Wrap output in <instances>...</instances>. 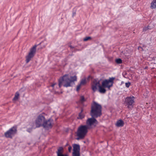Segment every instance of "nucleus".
I'll list each match as a JSON object with an SVG mask.
<instances>
[{
	"label": "nucleus",
	"mask_w": 156,
	"mask_h": 156,
	"mask_svg": "<svg viewBox=\"0 0 156 156\" xmlns=\"http://www.w3.org/2000/svg\"><path fill=\"white\" fill-rule=\"evenodd\" d=\"M83 109H81V111L79 113L78 116L77 117V119H82L84 118L85 115L83 113Z\"/></svg>",
	"instance_id": "15"
},
{
	"label": "nucleus",
	"mask_w": 156,
	"mask_h": 156,
	"mask_svg": "<svg viewBox=\"0 0 156 156\" xmlns=\"http://www.w3.org/2000/svg\"><path fill=\"white\" fill-rule=\"evenodd\" d=\"M147 67H145L144 68V69H147Z\"/></svg>",
	"instance_id": "31"
},
{
	"label": "nucleus",
	"mask_w": 156,
	"mask_h": 156,
	"mask_svg": "<svg viewBox=\"0 0 156 156\" xmlns=\"http://www.w3.org/2000/svg\"><path fill=\"white\" fill-rule=\"evenodd\" d=\"M75 14V13H73V15Z\"/></svg>",
	"instance_id": "32"
},
{
	"label": "nucleus",
	"mask_w": 156,
	"mask_h": 156,
	"mask_svg": "<svg viewBox=\"0 0 156 156\" xmlns=\"http://www.w3.org/2000/svg\"><path fill=\"white\" fill-rule=\"evenodd\" d=\"M37 45H34L31 48L27 55L26 56V62L28 63L34 56L36 52Z\"/></svg>",
	"instance_id": "8"
},
{
	"label": "nucleus",
	"mask_w": 156,
	"mask_h": 156,
	"mask_svg": "<svg viewBox=\"0 0 156 156\" xmlns=\"http://www.w3.org/2000/svg\"><path fill=\"white\" fill-rule=\"evenodd\" d=\"M73 151H76L80 152V146L79 144H74L73 145Z\"/></svg>",
	"instance_id": "13"
},
{
	"label": "nucleus",
	"mask_w": 156,
	"mask_h": 156,
	"mask_svg": "<svg viewBox=\"0 0 156 156\" xmlns=\"http://www.w3.org/2000/svg\"><path fill=\"white\" fill-rule=\"evenodd\" d=\"M130 85V83L129 82H128V83H125L126 86L127 88L129 87Z\"/></svg>",
	"instance_id": "25"
},
{
	"label": "nucleus",
	"mask_w": 156,
	"mask_h": 156,
	"mask_svg": "<svg viewBox=\"0 0 156 156\" xmlns=\"http://www.w3.org/2000/svg\"><path fill=\"white\" fill-rule=\"evenodd\" d=\"M150 7L152 9L156 8V0H153L151 3Z\"/></svg>",
	"instance_id": "16"
},
{
	"label": "nucleus",
	"mask_w": 156,
	"mask_h": 156,
	"mask_svg": "<svg viewBox=\"0 0 156 156\" xmlns=\"http://www.w3.org/2000/svg\"><path fill=\"white\" fill-rule=\"evenodd\" d=\"M77 77L76 76H69L68 74H65L62 76L59 80V87H61L62 83H64L63 86L68 87L71 86V83L76 81Z\"/></svg>",
	"instance_id": "1"
},
{
	"label": "nucleus",
	"mask_w": 156,
	"mask_h": 156,
	"mask_svg": "<svg viewBox=\"0 0 156 156\" xmlns=\"http://www.w3.org/2000/svg\"><path fill=\"white\" fill-rule=\"evenodd\" d=\"M86 83V81L85 79H83L81 80L80 82V84L81 85H84Z\"/></svg>",
	"instance_id": "23"
},
{
	"label": "nucleus",
	"mask_w": 156,
	"mask_h": 156,
	"mask_svg": "<svg viewBox=\"0 0 156 156\" xmlns=\"http://www.w3.org/2000/svg\"><path fill=\"white\" fill-rule=\"evenodd\" d=\"M32 129L29 128L27 129V131L29 133H30L32 131Z\"/></svg>",
	"instance_id": "29"
},
{
	"label": "nucleus",
	"mask_w": 156,
	"mask_h": 156,
	"mask_svg": "<svg viewBox=\"0 0 156 156\" xmlns=\"http://www.w3.org/2000/svg\"><path fill=\"white\" fill-rule=\"evenodd\" d=\"M81 86V85L80 84H78L77 86V87H76V90L77 91H78L80 89V87Z\"/></svg>",
	"instance_id": "26"
},
{
	"label": "nucleus",
	"mask_w": 156,
	"mask_h": 156,
	"mask_svg": "<svg viewBox=\"0 0 156 156\" xmlns=\"http://www.w3.org/2000/svg\"><path fill=\"white\" fill-rule=\"evenodd\" d=\"M64 150L62 147H59L56 152L57 156H68L67 154H63Z\"/></svg>",
	"instance_id": "12"
},
{
	"label": "nucleus",
	"mask_w": 156,
	"mask_h": 156,
	"mask_svg": "<svg viewBox=\"0 0 156 156\" xmlns=\"http://www.w3.org/2000/svg\"><path fill=\"white\" fill-rule=\"evenodd\" d=\"M115 77H109L108 79H105L102 82V85L103 87L107 88L108 90L113 86L114 80Z\"/></svg>",
	"instance_id": "6"
},
{
	"label": "nucleus",
	"mask_w": 156,
	"mask_h": 156,
	"mask_svg": "<svg viewBox=\"0 0 156 156\" xmlns=\"http://www.w3.org/2000/svg\"><path fill=\"white\" fill-rule=\"evenodd\" d=\"M72 149V147L71 146H69L68 147V151L69 152H71Z\"/></svg>",
	"instance_id": "28"
},
{
	"label": "nucleus",
	"mask_w": 156,
	"mask_h": 156,
	"mask_svg": "<svg viewBox=\"0 0 156 156\" xmlns=\"http://www.w3.org/2000/svg\"><path fill=\"white\" fill-rule=\"evenodd\" d=\"M135 98L133 96L127 97L124 102V104L129 110H132L134 107Z\"/></svg>",
	"instance_id": "4"
},
{
	"label": "nucleus",
	"mask_w": 156,
	"mask_h": 156,
	"mask_svg": "<svg viewBox=\"0 0 156 156\" xmlns=\"http://www.w3.org/2000/svg\"><path fill=\"white\" fill-rule=\"evenodd\" d=\"M124 122L122 119H120L117 121L116 125L118 127H122L124 126Z\"/></svg>",
	"instance_id": "14"
},
{
	"label": "nucleus",
	"mask_w": 156,
	"mask_h": 156,
	"mask_svg": "<svg viewBox=\"0 0 156 156\" xmlns=\"http://www.w3.org/2000/svg\"><path fill=\"white\" fill-rule=\"evenodd\" d=\"M45 120L44 116L41 114L39 115L35 121L36 127H39L42 126V124Z\"/></svg>",
	"instance_id": "10"
},
{
	"label": "nucleus",
	"mask_w": 156,
	"mask_h": 156,
	"mask_svg": "<svg viewBox=\"0 0 156 156\" xmlns=\"http://www.w3.org/2000/svg\"><path fill=\"white\" fill-rule=\"evenodd\" d=\"M89 129L86 125H80L78 128L76 139L80 140L83 139L85 137Z\"/></svg>",
	"instance_id": "3"
},
{
	"label": "nucleus",
	"mask_w": 156,
	"mask_h": 156,
	"mask_svg": "<svg viewBox=\"0 0 156 156\" xmlns=\"http://www.w3.org/2000/svg\"><path fill=\"white\" fill-rule=\"evenodd\" d=\"M72 156H80V152L73 151Z\"/></svg>",
	"instance_id": "21"
},
{
	"label": "nucleus",
	"mask_w": 156,
	"mask_h": 156,
	"mask_svg": "<svg viewBox=\"0 0 156 156\" xmlns=\"http://www.w3.org/2000/svg\"><path fill=\"white\" fill-rule=\"evenodd\" d=\"M53 121V120L51 119L45 120L42 124V126L45 130H49L52 128Z\"/></svg>",
	"instance_id": "9"
},
{
	"label": "nucleus",
	"mask_w": 156,
	"mask_h": 156,
	"mask_svg": "<svg viewBox=\"0 0 156 156\" xmlns=\"http://www.w3.org/2000/svg\"><path fill=\"white\" fill-rule=\"evenodd\" d=\"M95 118L92 117L88 119L86 121V125H85L89 129L94 127L98 124V121L95 119Z\"/></svg>",
	"instance_id": "7"
},
{
	"label": "nucleus",
	"mask_w": 156,
	"mask_h": 156,
	"mask_svg": "<svg viewBox=\"0 0 156 156\" xmlns=\"http://www.w3.org/2000/svg\"><path fill=\"white\" fill-rule=\"evenodd\" d=\"M55 84H53L51 85V87H52V88H53L54 87V86H55Z\"/></svg>",
	"instance_id": "30"
},
{
	"label": "nucleus",
	"mask_w": 156,
	"mask_h": 156,
	"mask_svg": "<svg viewBox=\"0 0 156 156\" xmlns=\"http://www.w3.org/2000/svg\"><path fill=\"white\" fill-rule=\"evenodd\" d=\"M151 29V27L149 26L144 27L143 29V32H145L148 30Z\"/></svg>",
	"instance_id": "19"
},
{
	"label": "nucleus",
	"mask_w": 156,
	"mask_h": 156,
	"mask_svg": "<svg viewBox=\"0 0 156 156\" xmlns=\"http://www.w3.org/2000/svg\"><path fill=\"white\" fill-rule=\"evenodd\" d=\"M85 101V99L83 96H81L80 97V99L79 100V102L80 103H83Z\"/></svg>",
	"instance_id": "20"
},
{
	"label": "nucleus",
	"mask_w": 156,
	"mask_h": 156,
	"mask_svg": "<svg viewBox=\"0 0 156 156\" xmlns=\"http://www.w3.org/2000/svg\"><path fill=\"white\" fill-rule=\"evenodd\" d=\"M19 95L20 94L19 92H17L16 93L15 96L12 99L13 101H16L18 99Z\"/></svg>",
	"instance_id": "18"
},
{
	"label": "nucleus",
	"mask_w": 156,
	"mask_h": 156,
	"mask_svg": "<svg viewBox=\"0 0 156 156\" xmlns=\"http://www.w3.org/2000/svg\"><path fill=\"white\" fill-rule=\"evenodd\" d=\"M90 114L92 117L97 118L100 117L102 115V107L101 105L94 101L91 106Z\"/></svg>",
	"instance_id": "2"
},
{
	"label": "nucleus",
	"mask_w": 156,
	"mask_h": 156,
	"mask_svg": "<svg viewBox=\"0 0 156 156\" xmlns=\"http://www.w3.org/2000/svg\"><path fill=\"white\" fill-rule=\"evenodd\" d=\"M115 62L118 64H121L122 62V60L119 58L116 59L115 60Z\"/></svg>",
	"instance_id": "22"
},
{
	"label": "nucleus",
	"mask_w": 156,
	"mask_h": 156,
	"mask_svg": "<svg viewBox=\"0 0 156 156\" xmlns=\"http://www.w3.org/2000/svg\"><path fill=\"white\" fill-rule=\"evenodd\" d=\"M99 88V91L100 93H105L106 92V90L105 88V87H103L102 86H101L100 85Z\"/></svg>",
	"instance_id": "17"
},
{
	"label": "nucleus",
	"mask_w": 156,
	"mask_h": 156,
	"mask_svg": "<svg viewBox=\"0 0 156 156\" xmlns=\"http://www.w3.org/2000/svg\"><path fill=\"white\" fill-rule=\"evenodd\" d=\"M17 132V127L14 126L9 129L5 133V136L7 138L12 139L16 133Z\"/></svg>",
	"instance_id": "5"
},
{
	"label": "nucleus",
	"mask_w": 156,
	"mask_h": 156,
	"mask_svg": "<svg viewBox=\"0 0 156 156\" xmlns=\"http://www.w3.org/2000/svg\"><path fill=\"white\" fill-rule=\"evenodd\" d=\"M100 83L99 82L94 81L91 85V88L94 92H95L98 89V88L100 86Z\"/></svg>",
	"instance_id": "11"
},
{
	"label": "nucleus",
	"mask_w": 156,
	"mask_h": 156,
	"mask_svg": "<svg viewBox=\"0 0 156 156\" xmlns=\"http://www.w3.org/2000/svg\"><path fill=\"white\" fill-rule=\"evenodd\" d=\"M69 47L70 48V49L71 50V51L73 52V49L74 48V47L73 46H72L70 45L69 46Z\"/></svg>",
	"instance_id": "27"
},
{
	"label": "nucleus",
	"mask_w": 156,
	"mask_h": 156,
	"mask_svg": "<svg viewBox=\"0 0 156 156\" xmlns=\"http://www.w3.org/2000/svg\"><path fill=\"white\" fill-rule=\"evenodd\" d=\"M91 38L90 37H85L83 39V41H87L89 39H91Z\"/></svg>",
	"instance_id": "24"
}]
</instances>
